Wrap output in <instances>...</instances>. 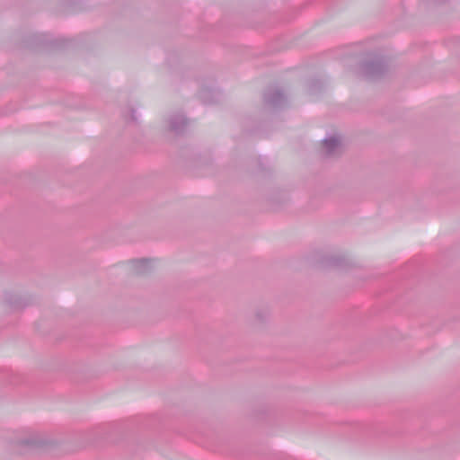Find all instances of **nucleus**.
Instances as JSON below:
<instances>
[{"mask_svg": "<svg viewBox=\"0 0 460 460\" xmlns=\"http://www.w3.org/2000/svg\"><path fill=\"white\" fill-rule=\"evenodd\" d=\"M388 65L385 58L376 55L366 57L355 69V74L363 78L376 79L385 74Z\"/></svg>", "mask_w": 460, "mask_h": 460, "instance_id": "obj_1", "label": "nucleus"}, {"mask_svg": "<svg viewBox=\"0 0 460 460\" xmlns=\"http://www.w3.org/2000/svg\"><path fill=\"white\" fill-rule=\"evenodd\" d=\"M187 124L188 120L183 115H174L170 119V128L176 133L183 131Z\"/></svg>", "mask_w": 460, "mask_h": 460, "instance_id": "obj_4", "label": "nucleus"}, {"mask_svg": "<svg viewBox=\"0 0 460 460\" xmlns=\"http://www.w3.org/2000/svg\"><path fill=\"white\" fill-rule=\"evenodd\" d=\"M266 101L274 107H281L285 103V98L280 88H271L266 95Z\"/></svg>", "mask_w": 460, "mask_h": 460, "instance_id": "obj_3", "label": "nucleus"}, {"mask_svg": "<svg viewBox=\"0 0 460 460\" xmlns=\"http://www.w3.org/2000/svg\"><path fill=\"white\" fill-rule=\"evenodd\" d=\"M323 147L329 155H334L341 152L342 148V141L340 136H331L323 140Z\"/></svg>", "mask_w": 460, "mask_h": 460, "instance_id": "obj_2", "label": "nucleus"}, {"mask_svg": "<svg viewBox=\"0 0 460 460\" xmlns=\"http://www.w3.org/2000/svg\"><path fill=\"white\" fill-rule=\"evenodd\" d=\"M149 260H146V259H143L141 261H139V264L141 267H146L147 264H149Z\"/></svg>", "mask_w": 460, "mask_h": 460, "instance_id": "obj_5", "label": "nucleus"}, {"mask_svg": "<svg viewBox=\"0 0 460 460\" xmlns=\"http://www.w3.org/2000/svg\"><path fill=\"white\" fill-rule=\"evenodd\" d=\"M15 306H20V304H16V302L13 303Z\"/></svg>", "mask_w": 460, "mask_h": 460, "instance_id": "obj_7", "label": "nucleus"}, {"mask_svg": "<svg viewBox=\"0 0 460 460\" xmlns=\"http://www.w3.org/2000/svg\"><path fill=\"white\" fill-rule=\"evenodd\" d=\"M131 119H132V120H136V119H137V118H136V116L134 115V113L131 115Z\"/></svg>", "mask_w": 460, "mask_h": 460, "instance_id": "obj_6", "label": "nucleus"}]
</instances>
